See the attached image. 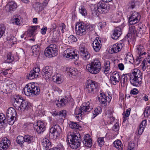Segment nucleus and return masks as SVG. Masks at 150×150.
Segmentation results:
<instances>
[{
	"label": "nucleus",
	"instance_id": "28",
	"mask_svg": "<svg viewBox=\"0 0 150 150\" xmlns=\"http://www.w3.org/2000/svg\"><path fill=\"white\" fill-rule=\"evenodd\" d=\"M66 72L67 75L70 76V74L71 76H76L78 73V71L76 69L73 67H67L66 68Z\"/></svg>",
	"mask_w": 150,
	"mask_h": 150
},
{
	"label": "nucleus",
	"instance_id": "44",
	"mask_svg": "<svg viewBox=\"0 0 150 150\" xmlns=\"http://www.w3.org/2000/svg\"><path fill=\"white\" fill-rule=\"evenodd\" d=\"M79 12L83 16H85L87 15V11L85 7L82 5L80 6L79 8Z\"/></svg>",
	"mask_w": 150,
	"mask_h": 150
},
{
	"label": "nucleus",
	"instance_id": "45",
	"mask_svg": "<svg viewBox=\"0 0 150 150\" xmlns=\"http://www.w3.org/2000/svg\"><path fill=\"white\" fill-rule=\"evenodd\" d=\"M130 75L129 74H123L121 77V83H125L128 80V77Z\"/></svg>",
	"mask_w": 150,
	"mask_h": 150
},
{
	"label": "nucleus",
	"instance_id": "9",
	"mask_svg": "<svg viewBox=\"0 0 150 150\" xmlns=\"http://www.w3.org/2000/svg\"><path fill=\"white\" fill-rule=\"evenodd\" d=\"M16 114V110L13 108L10 107L7 109L6 112L7 120L10 125L13 124Z\"/></svg>",
	"mask_w": 150,
	"mask_h": 150
},
{
	"label": "nucleus",
	"instance_id": "63",
	"mask_svg": "<svg viewBox=\"0 0 150 150\" xmlns=\"http://www.w3.org/2000/svg\"><path fill=\"white\" fill-rule=\"evenodd\" d=\"M147 125V121L146 120H144L142 121L141 124L139 126H141V127H144L145 128Z\"/></svg>",
	"mask_w": 150,
	"mask_h": 150
},
{
	"label": "nucleus",
	"instance_id": "20",
	"mask_svg": "<svg viewBox=\"0 0 150 150\" xmlns=\"http://www.w3.org/2000/svg\"><path fill=\"white\" fill-rule=\"evenodd\" d=\"M17 7V5L14 1H9L5 7L6 10L7 12L11 13L15 10Z\"/></svg>",
	"mask_w": 150,
	"mask_h": 150
},
{
	"label": "nucleus",
	"instance_id": "17",
	"mask_svg": "<svg viewBox=\"0 0 150 150\" xmlns=\"http://www.w3.org/2000/svg\"><path fill=\"white\" fill-rule=\"evenodd\" d=\"M34 129H36L39 134L43 132L45 129L44 123L41 121L38 122L37 124L36 123L35 124Z\"/></svg>",
	"mask_w": 150,
	"mask_h": 150
},
{
	"label": "nucleus",
	"instance_id": "31",
	"mask_svg": "<svg viewBox=\"0 0 150 150\" xmlns=\"http://www.w3.org/2000/svg\"><path fill=\"white\" fill-rule=\"evenodd\" d=\"M52 81L58 84H59L62 82V79L60 74H55L52 77Z\"/></svg>",
	"mask_w": 150,
	"mask_h": 150
},
{
	"label": "nucleus",
	"instance_id": "43",
	"mask_svg": "<svg viewBox=\"0 0 150 150\" xmlns=\"http://www.w3.org/2000/svg\"><path fill=\"white\" fill-rule=\"evenodd\" d=\"M137 32H138V33H139V32L137 31ZM137 31L135 28V27L133 25H131L130 26L129 30V33L127 35V36L128 37H129V36H130V34H131L132 35H134L136 33Z\"/></svg>",
	"mask_w": 150,
	"mask_h": 150
},
{
	"label": "nucleus",
	"instance_id": "62",
	"mask_svg": "<svg viewBox=\"0 0 150 150\" xmlns=\"http://www.w3.org/2000/svg\"><path fill=\"white\" fill-rule=\"evenodd\" d=\"M138 90L136 88H134L133 89L130 91V93L133 95H136L138 93Z\"/></svg>",
	"mask_w": 150,
	"mask_h": 150
},
{
	"label": "nucleus",
	"instance_id": "55",
	"mask_svg": "<svg viewBox=\"0 0 150 150\" xmlns=\"http://www.w3.org/2000/svg\"><path fill=\"white\" fill-rule=\"evenodd\" d=\"M115 120V118L113 117L112 116L110 115V116L108 118V124H112L114 121Z\"/></svg>",
	"mask_w": 150,
	"mask_h": 150
},
{
	"label": "nucleus",
	"instance_id": "35",
	"mask_svg": "<svg viewBox=\"0 0 150 150\" xmlns=\"http://www.w3.org/2000/svg\"><path fill=\"white\" fill-rule=\"evenodd\" d=\"M114 146L118 150H122L123 149V145L121 141L120 140H117L113 142Z\"/></svg>",
	"mask_w": 150,
	"mask_h": 150
},
{
	"label": "nucleus",
	"instance_id": "23",
	"mask_svg": "<svg viewBox=\"0 0 150 150\" xmlns=\"http://www.w3.org/2000/svg\"><path fill=\"white\" fill-rule=\"evenodd\" d=\"M66 58L69 59H75V50L71 47L69 48H66Z\"/></svg>",
	"mask_w": 150,
	"mask_h": 150
},
{
	"label": "nucleus",
	"instance_id": "5",
	"mask_svg": "<svg viewBox=\"0 0 150 150\" xmlns=\"http://www.w3.org/2000/svg\"><path fill=\"white\" fill-rule=\"evenodd\" d=\"M86 69L92 74H97L101 70V65L100 61L97 58L94 59L91 63L86 65Z\"/></svg>",
	"mask_w": 150,
	"mask_h": 150
},
{
	"label": "nucleus",
	"instance_id": "37",
	"mask_svg": "<svg viewBox=\"0 0 150 150\" xmlns=\"http://www.w3.org/2000/svg\"><path fill=\"white\" fill-rule=\"evenodd\" d=\"M110 62L109 61H104L103 71L105 73H108V72L109 70L110 69Z\"/></svg>",
	"mask_w": 150,
	"mask_h": 150
},
{
	"label": "nucleus",
	"instance_id": "11",
	"mask_svg": "<svg viewBox=\"0 0 150 150\" xmlns=\"http://www.w3.org/2000/svg\"><path fill=\"white\" fill-rule=\"evenodd\" d=\"M141 16L138 12L133 11L130 13L128 21L131 25L135 24L139 22Z\"/></svg>",
	"mask_w": 150,
	"mask_h": 150
},
{
	"label": "nucleus",
	"instance_id": "38",
	"mask_svg": "<svg viewBox=\"0 0 150 150\" xmlns=\"http://www.w3.org/2000/svg\"><path fill=\"white\" fill-rule=\"evenodd\" d=\"M6 120L4 114L3 113L0 114V129L4 127L5 125V122Z\"/></svg>",
	"mask_w": 150,
	"mask_h": 150
},
{
	"label": "nucleus",
	"instance_id": "26",
	"mask_svg": "<svg viewBox=\"0 0 150 150\" xmlns=\"http://www.w3.org/2000/svg\"><path fill=\"white\" fill-rule=\"evenodd\" d=\"M122 47V43H116L112 45L111 51L113 53H117L121 50Z\"/></svg>",
	"mask_w": 150,
	"mask_h": 150
},
{
	"label": "nucleus",
	"instance_id": "59",
	"mask_svg": "<svg viewBox=\"0 0 150 150\" xmlns=\"http://www.w3.org/2000/svg\"><path fill=\"white\" fill-rule=\"evenodd\" d=\"M10 42L12 43L13 44L15 43L16 41V39L14 36H11V37L9 39Z\"/></svg>",
	"mask_w": 150,
	"mask_h": 150
},
{
	"label": "nucleus",
	"instance_id": "3",
	"mask_svg": "<svg viewBox=\"0 0 150 150\" xmlns=\"http://www.w3.org/2000/svg\"><path fill=\"white\" fill-rule=\"evenodd\" d=\"M142 77L141 71L137 69H134L130 73V83L134 86H139L142 83Z\"/></svg>",
	"mask_w": 150,
	"mask_h": 150
},
{
	"label": "nucleus",
	"instance_id": "60",
	"mask_svg": "<svg viewBox=\"0 0 150 150\" xmlns=\"http://www.w3.org/2000/svg\"><path fill=\"white\" fill-rule=\"evenodd\" d=\"M135 146V145L134 143L132 142H130L129 144L128 147L134 150Z\"/></svg>",
	"mask_w": 150,
	"mask_h": 150
},
{
	"label": "nucleus",
	"instance_id": "32",
	"mask_svg": "<svg viewBox=\"0 0 150 150\" xmlns=\"http://www.w3.org/2000/svg\"><path fill=\"white\" fill-rule=\"evenodd\" d=\"M125 60L127 62L132 64H133L134 62L133 56L132 54L129 52L126 54Z\"/></svg>",
	"mask_w": 150,
	"mask_h": 150
},
{
	"label": "nucleus",
	"instance_id": "27",
	"mask_svg": "<svg viewBox=\"0 0 150 150\" xmlns=\"http://www.w3.org/2000/svg\"><path fill=\"white\" fill-rule=\"evenodd\" d=\"M84 140L83 141L84 145L86 146L90 147L92 145V140L91 137L87 134L84 137Z\"/></svg>",
	"mask_w": 150,
	"mask_h": 150
},
{
	"label": "nucleus",
	"instance_id": "53",
	"mask_svg": "<svg viewBox=\"0 0 150 150\" xmlns=\"http://www.w3.org/2000/svg\"><path fill=\"white\" fill-rule=\"evenodd\" d=\"M6 28L4 25H1L0 27V38L5 33Z\"/></svg>",
	"mask_w": 150,
	"mask_h": 150
},
{
	"label": "nucleus",
	"instance_id": "16",
	"mask_svg": "<svg viewBox=\"0 0 150 150\" xmlns=\"http://www.w3.org/2000/svg\"><path fill=\"white\" fill-rule=\"evenodd\" d=\"M53 68L51 67L47 66L43 69L42 74L45 79H48L51 76L53 72Z\"/></svg>",
	"mask_w": 150,
	"mask_h": 150
},
{
	"label": "nucleus",
	"instance_id": "10",
	"mask_svg": "<svg viewBox=\"0 0 150 150\" xmlns=\"http://www.w3.org/2000/svg\"><path fill=\"white\" fill-rule=\"evenodd\" d=\"M61 129L59 125L53 126L50 129L49 136L51 138L56 139L60 136Z\"/></svg>",
	"mask_w": 150,
	"mask_h": 150
},
{
	"label": "nucleus",
	"instance_id": "14",
	"mask_svg": "<svg viewBox=\"0 0 150 150\" xmlns=\"http://www.w3.org/2000/svg\"><path fill=\"white\" fill-rule=\"evenodd\" d=\"M98 86V84L97 82L90 80L88 81L86 86V88L87 89L88 92L91 93L95 91Z\"/></svg>",
	"mask_w": 150,
	"mask_h": 150
},
{
	"label": "nucleus",
	"instance_id": "41",
	"mask_svg": "<svg viewBox=\"0 0 150 150\" xmlns=\"http://www.w3.org/2000/svg\"><path fill=\"white\" fill-rule=\"evenodd\" d=\"M137 49L139 57H140L144 54H146V52H144V48L143 46L141 45H138L137 46Z\"/></svg>",
	"mask_w": 150,
	"mask_h": 150
},
{
	"label": "nucleus",
	"instance_id": "29",
	"mask_svg": "<svg viewBox=\"0 0 150 150\" xmlns=\"http://www.w3.org/2000/svg\"><path fill=\"white\" fill-rule=\"evenodd\" d=\"M31 50L33 54L32 55L34 57H36L39 54L40 48L38 45H33L32 47Z\"/></svg>",
	"mask_w": 150,
	"mask_h": 150
},
{
	"label": "nucleus",
	"instance_id": "12",
	"mask_svg": "<svg viewBox=\"0 0 150 150\" xmlns=\"http://www.w3.org/2000/svg\"><path fill=\"white\" fill-rule=\"evenodd\" d=\"M112 98V96L110 94H105L102 93L100 94L98 98L100 104L103 106H105L108 103H109Z\"/></svg>",
	"mask_w": 150,
	"mask_h": 150
},
{
	"label": "nucleus",
	"instance_id": "34",
	"mask_svg": "<svg viewBox=\"0 0 150 150\" xmlns=\"http://www.w3.org/2000/svg\"><path fill=\"white\" fill-rule=\"evenodd\" d=\"M77 40L76 38L74 35H71L69 36L66 39V43L69 44H72L73 42H76Z\"/></svg>",
	"mask_w": 150,
	"mask_h": 150
},
{
	"label": "nucleus",
	"instance_id": "64",
	"mask_svg": "<svg viewBox=\"0 0 150 150\" xmlns=\"http://www.w3.org/2000/svg\"><path fill=\"white\" fill-rule=\"evenodd\" d=\"M47 28L46 27H43L41 29V33L43 35H45L46 33V31L47 30Z\"/></svg>",
	"mask_w": 150,
	"mask_h": 150
},
{
	"label": "nucleus",
	"instance_id": "39",
	"mask_svg": "<svg viewBox=\"0 0 150 150\" xmlns=\"http://www.w3.org/2000/svg\"><path fill=\"white\" fill-rule=\"evenodd\" d=\"M65 99H61L60 101L59 100L55 101L54 102V104H55L58 107H61L64 105Z\"/></svg>",
	"mask_w": 150,
	"mask_h": 150
},
{
	"label": "nucleus",
	"instance_id": "49",
	"mask_svg": "<svg viewBox=\"0 0 150 150\" xmlns=\"http://www.w3.org/2000/svg\"><path fill=\"white\" fill-rule=\"evenodd\" d=\"M69 124V127L72 129H78L79 127V125L76 122H71Z\"/></svg>",
	"mask_w": 150,
	"mask_h": 150
},
{
	"label": "nucleus",
	"instance_id": "4",
	"mask_svg": "<svg viewBox=\"0 0 150 150\" xmlns=\"http://www.w3.org/2000/svg\"><path fill=\"white\" fill-rule=\"evenodd\" d=\"M93 104L90 102L88 101L83 104V106L81 108L76 107L75 110L74 115L78 119L81 117L82 115L85 113H88L93 109Z\"/></svg>",
	"mask_w": 150,
	"mask_h": 150
},
{
	"label": "nucleus",
	"instance_id": "30",
	"mask_svg": "<svg viewBox=\"0 0 150 150\" xmlns=\"http://www.w3.org/2000/svg\"><path fill=\"white\" fill-rule=\"evenodd\" d=\"M37 28L40 29V26L38 25L33 26L30 27L28 30V34L29 37H31L33 35L34 33Z\"/></svg>",
	"mask_w": 150,
	"mask_h": 150
},
{
	"label": "nucleus",
	"instance_id": "57",
	"mask_svg": "<svg viewBox=\"0 0 150 150\" xmlns=\"http://www.w3.org/2000/svg\"><path fill=\"white\" fill-rule=\"evenodd\" d=\"M119 123L118 122H117L113 125L112 129L113 131H117L119 129Z\"/></svg>",
	"mask_w": 150,
	"mask_h": 150
},
{
	"label": "nucleus",
	"instance_id": "2",
	"mask_svg": "<svg viewBox=\"0 0 150 150\" xmlns=\"http://www.w3.org/2000/svg\"><path fill=\"white\" fill-rule=\"evenodd\" d=\"M14 99L13 105L17 110L23 111L31 108V104L21 96H16L14 97Z\"/></svg>",
	"mask_w": 150,
	"mask_h": 150
},
{
	"label": "nucleus",
	"instance_id": "13",
	"mask_svg": "<svg viewBox=\"0 0 150 150\" xmlns=\"http://www.w3.org/2000/svg\"><path fill=\"white\" fill-rule=\"evenodd\" d=\"M110 5L108 4L104 3L101 1L99 2L97 4L96 9L100 13H106L110 9Z\"/></svg>",
	"mask_w": 150,
	"mask_h": 150
},
{
	"label": "nucleus",
	"instance_id": "25",
	"mask_svg": "<svg viewBox=\"0 0 150 150\" xmlns=\"http://www.w3.org/2000/svg\"><path fill=\"white\" fill-rule=\"evenodd\" d=\"M80 54L83 59L87 60L90 57L91 54L88 52L84 47H81L80 49Z\"/></svg>",
	"mask_w": 150,
	"mask_h": 150
},
{
	"label": "nucleus",
	"instance_id": "21",
	"mask_svg": "<svg viewBox=\"0 0 150 150\" xmlns=\"http://www.w3.org/2000/svg\"><path fill=\"white\" fill-rule=\"evenodd\" d=\"M42 144L46 150H50L53 149L54 150H57V148H52L51 143L50 141L47 138H45L43 140L42 142Z\"/></svg>",
	"mask_w": 150,
	"mask_h": 150
},
{
	"label": "nucleus",
	"instance_id": "51",
	"mask_svg": "<svg viewBox=\"0 0 150 150\" xmlns=\"http://www.w3.org/2000/svg\"><path fill=\"white\" fill-rule=\"evenodd\" d=\"M144 114L145 117H150V108H149L147 109L146 108V109L144 112Z\"/></svg>",
	"mask_w": 150,
	"mask_h": 150
},
{
	"label": "nucleus",
	"instance_id": "42",
	"mask_svg": "<svg viewBox=\"0 0 150 150\" xmlns=\"http://www.w3.org/2000/svg\"><path fill=\"white\" fill-rule=\"evenodd\" d=\"M34 8L35 10L39 12L42 11L44 9V5L39 2L35 3L34 4Z\"/></svg>",
	"mask_w": 150,
	"mask_h": 150
},
{
	"label": "nucleus",
	"instance_id": "50",
	"mask_svg": "<svg viewBox=\"0 0 150 150\" xmlns=\"http://www.w3.org/2000/svg\"><path fill=\"white\" fill-rule=\"evenodd\" d=\"M75 60L74 61V64L76 65H77L78 66H80L81 64V61L80 60H79V55L77 54H76V56H75Z\"/></svg>",
	"mask_w": 150,
	"mask_h": 150
},
{
	"label": "nucleus",
	"instance_id": "6",
	"mask_svg": "<svg viewBox=\"0 0 150 150\" xmlns=\"http://www.w3.org/2000/svg\"><path fill=\"white\" fill-rule=\"evenodd\" d=\"M23 91L26 95L30 96L39 94L40 92V88L39 86H35V83H29L25 86Z\"/></svg>",
	"mask_w": 150,
	"mask_h": 150
},
{
	"label": "nucleus",
	"instance_id": "48",
	"mask_svg": "<svg viewBox=\"0 0 150 150\" xmlns=\"http://www.w3.org/2000/svg\"><path fill=\"white\" fill-rule=\"evenodd\" d=\"M24 137L21 136H18L17 138V142L19 144H22L25 142Z\"/></svg>",
	"mask_w": 150,
	"mask_h": 150
},
{
	"label": "nucleus",
	"instance_id": "40",
	"mask_svg": "<svg viewBox=\"0 0 150 150\" xmlns=\"http://www.w3.org/2000/svg\"><path fill=\"white\" fill-rule=\"evenodd\" d=\"M6 83V86L8 87V88L11 90L13 89L16 86L15 84L13 83V81L9 79L7 80Z\"/></svg>",
	"mask_w": 150,
	"mask_h": 150
},
{
	"label": "nucleus",
	"instance_id": "54",
	"mask_svg": "<svg viewBox=\"0 0 150 150\" xmlns=\"http://www.w3.org/2000/svg\"><path fill=\"white\" fill-rule=\"evenodd\" d=\"M14 19H13V24L18 25L20 24V21L18 16H15L14 17Z\"/></svg>",
	"mask_w": 150,
	"mask_h": 150
},
{
	"label": "nucleus",
	"instance_id": "19",
	"mask_svg": "<svg viewBox=\"0 0 150 150\" xmlns=\"http://www.w3.org/2000/svg\"><path fill=\"white\" fill-rule=\"evenodd\" d=\"M40 73V69L39 68H35V69L32 70L27 75V77L29 79H32L37 77Z\"/></svg>",
	"mask_w": 150,
	"mask_h": 150
},
{
	"label": "nucleus",
	"instance_id": "8",
	"mask_svg": "<svg viewBox=\"0 0 150 150\" xmlns=\"http://www.w3.org/2000/svg\"><path fill=\"white\" fill-rule=\"evenodd\" d=\"M58 46L56 44H50L45 50V54L48 57H52L57 55Z\"/></svg>",
	"mask_w": 150,
	"mask_h": 150
},
{
	"label": "nucleus",
	"instance_id": "24",
	"mask_svg": "<svg viewBox=\"0 0 150 150\" xmlns=\"http://www.w3.org/2000/svg\"><path fill=\"white\" fill-rule=\"evenodd\" d=\"M101 41L97 38L93 43V50L96 52H98L100 50L102 45Z\"/></svg>",
	"mask_w": 150,
	"mask_h": 150
},
{
	"label": "nucleus",
	"instance_id": "18",
	"mask_svg": "<svg viewBox=\"0 0 150 150\" xmlns=\"http://www.w3.org/2000/svg\"><path fill=\"white\" fill-rule=\"evenodd\" d=\"M110 82L112 84L115 85L118 83L120 80V76L118 72H113L110 77Z\"/></svg>",
	"mask_w": 150,
	"mask_h": 150
},
{
	"label": "nucleus",
	"instance_id": "52",
	"mask_svg": "<svg viewBox=\"0 0 150 150\" xmlns=\"http://www.w3.org/2000/svg\"><path fill=\"white\" fill-rule=\"evenodd\" d=\"M104 137H100L98 138L97 141L99 146L101 147L104 144Z\"/></svg>",
	"mask_w": 150,
	"mask_h": 150
},
{
	"label": "nucleus",
	"instance_id": "7",
	"mask_svg": "<svg viewBox=\"0 0 150 150\" xmlns=\"http://www.w3.org/2000/svg\"><path fill=\"white\" fill-rule=\"evenodd\" d=\"M92 29V27L91 28L89 25L82 22L77 23L75 28L77 35L81 36L85 35L88 30L91 31Z\"/></svg>",
	"mask_w": 150,
	"mask_h": 150
},
{
	"label": "nucleus",
	"instance_id": "46",
	"mask_svg": "<svg viewBox=\"0 0 150 150\" xmlns=\"http://www.w3.org/2000/svg\"><path fill=\"white\" fill-rule=\"evenodd\" d=\"M130 111L131 109L129 108L126 110V112H124L122 114L123 115V122H125L127 119V117H128L130 115Z\"/></svg>",
	"mask_w": 150,
	"mask_h": 150
},
{
	"label": "nucleus",
	"instance_id": "58",
	"mask_svg": "<svg viewBox=\"0 0 150 150\" xmlns=\"http://www.w3.org/2000/svg\"><path fill=\"white\" fill-rule=\"evenodd\" d=\"M146 60L145 59H144L142 61L141 64L140 66V67L143 71L145 70L146 69Z\"/></svg>",
	"mask_w": 150,
	"mask_h": 150
},
{
	"label": "nucleus",
	"instance_id": "36",
	"mask_svg": "<svg viewBox=\"0 0 150 150\" xmlns=\"http://www.w3.org/2000/svg\"><path fill=\"white\" fill-rule=\"evenodd\" d=\"M24 137L25 142L28 144L32 143L34 141V137L32 136L26 134L25 135Z\"/></svg>",
	"mask_w": 150,
	"mask_h": 150
},
{
	"label": "nucleus",
	"instance_id": "47",
	"mask_svg": "<svg viewBox=\"0 0 150 150\" xmlns=\"http://www.w3.org/2000/svg\"><path fill=\"white\" fill-rule=\"evenodd\" d=\"M14 60V58L12 54L10 53H8L7 54L6 62L8 63H10L12 62Z\"/></svg>",
	"mask_w": 150,
	"mask_h": 150
},
{
	"label": "nucleus",
	"instance_id": "56",
	"mask_svg": "<svg viewBox=\"0 0 150 150\" xmlns=\"http://www.w3.org/2000/svg\"><path fill=\"white\" fill-rule=\"evenodd\" d=\"M67 102L68 104L72 106L74 104V101L71 98V96H70V95L67 98Z\"/></svg>",
	"mask_w": 150,
	"mask_h": 150
},
{
	"label": "nucleus",
	"instance_id": "22",
	"mask_svg": "<svg viewBox=\"0 0 150 150\" xmlns=\"http://www.w3.org/2000/svg\"><path fill=\"white\" fill-rule=\"evenodd\" d=\"M122 33V30L119 27L115 28L112 31L111 37L114 40H117Z\"/></svg>",
	"mask_w": 150,
	"mask_h": 150
},
{
	"label": "nucleus",
	"instance_id": "1",
	"mask_svg": "<svg viewBox=\"0 0 150 150\" xmlns=\"http://www.w3.org/2000/svg\"><path fill=\"white\" fill-rule=\"evenodd\" d=\"M67 144L73 149H76L80 146L81 142V139L79 133H73L69 132L67 135Z\"/></svg>",
	"mask_w": 150,
	"mask_h": 150
},
{
	"label": "nucleus",
	"instance_id": "61",
	"mask_svg": "<svg viewBox=\"0 0 150 150\" xmlns=\"http://www.w3.org/2000/svg\"><path fill=\"white\" fill-rule=\"evenodd\" d=\"M65 25L64 23H61L59 27V30H61L62 33H64V29H65Z\"/></svg>",
	"mask_w": 150,
	"mask_h": 150
},
{
	"label": "nucleus",
	"instance_id": "15",
	"mask_svg": "<svg viewBox=\"0 0 150 150\" xmlns=\"http://www.w3.org/2000/svg\"><path fill=\"white\" fill-rule=\"evenodd\" d=\"M11 141L6 137L3 138L0 142V149L6 150L10 146Z\"/></svg>",
	"mask_w": 150,
	"mask_h": 150
},
{
	"label": "nucleus",
	"instance_id": "33",
	"mask_svg": "<svg viewBox=\"0 0 150 150\" xmlns=\"http://www.w3.org/2000/svg\"><path fill=\"white\" fill-rule=\"evenodd\" d=\"M52 115L53 116H55L57 115H59L61 116L62 119L64 120L65 119L66 117V110H62L57 112L56 111H54V112H52Z\"/></svg>",
	"mask_w": 150,
	"mask_h": 150
}]
</instances>
